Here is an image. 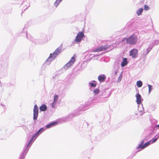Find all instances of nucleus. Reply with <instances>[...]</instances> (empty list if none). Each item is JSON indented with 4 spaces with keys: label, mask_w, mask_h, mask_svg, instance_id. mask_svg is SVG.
<instances>
[{
    "label": "nucleus",
    "mask_w": 159,
    "mask_h": 159,
    "mask_svg": "<svg viewBox=\"0 0 159 159\" xmlns=\"http://www.w3.org/2000/svg\"><path fill=\"white\" fill-rule=\"evenodd\" d=\"M39 113L38 108L37 105H35L34 108L33 119L34 120L37 119Z\"/></svg>",
    "instance_id": "nucleus-4"
},
{
    "label": "nucleus",
    "mask_w": 159,
    "mask_h": 159,
    "mask_svg": "<svg viewBox=\"0 0 159 159\" xmlns=\"http://www.w3.org/2000/svg\"><path fill=\"white\" fill-rule=\"evenodd\" d=\"M84 34L82 32H79L77 35L75 41L76 42H80L84 37Z\"/></svg>",
    "instance_id": "nucleus-3"
},
{
    "label": "nucleus",
    "mask_w": 159,
    "mask_h": 159,
    "mask_svg": "<svg viewBox=\"0 0 159 159\" xmlns=\"http://www.w3.org/2000/svg\"><path fill=\"white\" fill-rule=\"evenodd\" d=\"M138 50L135 48H134L131 50L129 52V55L133 58H136L138 56Z\"/></svg>",
    "instance_id": "nucleus-5"
},
{
    "label": "nucleus",
    "mask_w": 159,
    "mask_h": 159,
    "mask_svg": "<svg viewBox=\"0 0 159 159\" xmlns=\"http://www.w3.org/2000/svg\"><path fill=\"white\" fill-rule=\"evenodd\" d=\"M127 64V59L126 58H125L123 59V61L121 63V66L124 67Z\"/></svg>",
    "instance_id": "nucleus-14"
},
{
    "label": "nucleus",
    "mask_w": 159,
    "mask_h": 159,
    "mask_svg": "<svg viewBox=\"0 0 159 159\" xmlns=\"http://www.w3.org/2000/svg\"><path fill=\"white\" fill-rule=\"evenodd\" d=\"M44 131V130L43 129V128H41L37 132L36 134L33 135L32 138L30 141L29 142L28 145V146H29V144L31 142L33 141V140L34 139V138L36 137V136H38L42 132Z\"/></svg>",
    "instance_id": "nucleus-7"
},
{
    "label": "nucleus",
    "mask_w": 159,
    "mask_h": 159,
    "mask_svg": "<svg viewBox=\"0 0 159 159\" xmlns=\"http://www.w3.org/2000/svg\"><path fill=\"white\" fill-rule=\"evenodd\" d=\"M58 99V96L57 95H55L54 96V100L53 102L52 103V106L53 107H55L54 104L57 102Z\"/></svg>",
    "instance_id": "nucleus-11"
},
{
    "label": "nucleus",
    "mask_w": 159,
    "mask_h": 159,
    "mask_svg": "<svg viewBox=\"0 0 159 159\" xmlns=\"http://www.w3.org/2000/svg\"><path fill=\"white\" fill-rule=\"evenodd\" d=\"M157 138L153 139H152L150 141L151 142H152L151 143H154L156 142V141L157 140Z\"/></svg>",
    "instance_id": "nucleus-23"
},
{
    "label": "nucleus",
    "mask_w": 159,
    "mask_h": 159,
    "mask_svg": "<svg viewBox=\"0 0 159 159\" xmlns=\"http://www.w3.org/2000/svg\"><path fill=\"white\" fill-rule=\"evenodd\" d=\"M39 109L41 111H44L47 109V107L45 105H43L39 107Z\"/></svg>",
    "instance_id": "nucleus-15"
},
{
    "label": "nucleus",
    "mask_w": 159,
    "mask_h": 159,
    "mask_svg": "<svg viewBox=\"0 0 159 159\" xmlns=\"http://www.w3.org/2000/svg\"><path fill=\"white\" fill-rule=\"evenodd\" d=\"M132 22H129L127 23V25L129 26H131L132 25Z\"/></svg>",
    "instance_id": "nucleus-25"
},
{
    "label": "nucleus",
    "mask_w": 159,
    "mask_h": 159,
    "mask_svg": "<svg viewBox=\"0 0 159 159\" xmlns=\"http://www.w3.org/2000/svg\"><path fill=\"white\" fill-rule=\"evenodd\" d=\"M143 11V9L142 8L138 9L136 11V14L139 16L141 14Z\"/></svg>",
    "instance_id": "nucleus-16"
},
{
    "label": "nucleus",
    "mask_w": 159,
    "mask_h": 159,
    "mask_svg": "<svg viewBox=\"0 0 159 159\" xmlns=\"http://www.w3.org/2000/svg\"><path fill=\"white\" fill-rule=\"evenodd\" d=\"M138 87H141L142 85V83L141 81H138L136 83Z\"/></svg>",
    "instance_id": "nucleus-18"
},
{
    "label": "nucleus",
    "mask_w": 159,
    "mask_h": 159,
    "mask_svg": "<svg viewBox=\"0 0 159 159\" xmlns=\"http://www.w3.org/2000/svg\"><path fill=\"white\" fill-rule=\"evenodd\" d=\"M75 56H74L71 58L70 60L64 66V68L65 69H68L69 67L71 66L72 64H73L74 62L75 61Z\"/></svg>",
    "instance_id": "nucleus-2"
},
{
    "label": "nucleus",
    "mask_w": 159,
    "mask_h": 159,
    "mask_svg": "<svg viewBox=\"0 0 159 159\" xmlns=\"http://www.w3.org/2000/svg\"><path fill=\"white\" fill-rule=\"evenodd\" d=\"M144 143V141L143 140L140 142V144L139 145L137 148L138 149H139V148H141L142 149L144 148L149 145L151 143V141H149L145 143L144 145H143Z\"/></svg>",
    "instance_id": "nucleus-6"
},
{
    "label": "nucleus",
    "mask_w": 159,
    "mask_h": 159,
    "mask_svg": "<svg viewBox=\"0 0 159 159\" xmlns=\"http://www.w3.org/2000/svg\"><path fill=\"white\" fill-rule=\"evenodd\" d=\"M57 122L54 121V122H52L47 125L46 126V127L47 128H51V127H52V126H53L56 125V124H57Z\"/></svg>",
    "instance_id": "nucleus-12"
},
{
    "label": "nucleus",
    "mask_w": 159,
    "mask_h": 159,
    "mask_svg": "<svg viewBox=\"0 0 159 159\" xmlns=\"http://www.w3.org/2000/svg\"><path fill=\"white\" fill-rule=\"evenodd\" d=\"M149 9V7L147 5H144V10L145 11H148Z\"/></svg>",
    "instance_id": "nucleus-21"
},
{
    "label": "nucleus",
    "mask_w": 159,
    "mask_h": 159,
    "mask_svg": "<svg viewBox=\"0 0 159 159\" xmlns=\"http://www.w3.org/2000/svg\"><path fill=\"white\" fill-rule=\"evenodd\" d=\"M30 6V5L29 3H28L27 5H25V6L23 8L24 11H25V10L27 9Z\"/></svg>",
    "instance_id": "nucleus-20"
},
{
    "label": "nucleus",
    "mask_w": 159,
    "mask_h": 159,
    "mask_svg": "<svg viewBox=\"0 0 159 159\" xmlns=\"http://www.w3.org/2000/svg\"><path fill=\"white\" fill-rule=\"evenodd\" d=\"M136 101L137 102V103L138 104H139L141 103V97L140 94L138 93L136 95Z\"/></svg>",
    "instance_id": "nucleus-9"
},
{
    "label": "nucleus",
    "mask_w": 159,
    "mask_h": 159,
    "mask_svg": "<svg viewBox=\"0 0 159 159\" xmlns=\"http://www.w3.org/2000/svg\"><path fill=\"white\" fill-rule=\"evenodd\" d=\"M107 48H106L102 46L99 47L96 49L94 50V52H99L102 51H103L106 50Z\"/></svg>",
    "instance_id": "nucleus-8"
},
{
    "label": "nucleus",
    "mask_w": 159,
    "mask_h": 159,
    "mask_svg": "<svg viewBox=\"0 0 159 159\" xmlns=\"http://www.w3.org/2000/svg\"><path fill=\"white\" fill-rule=\"evenodd\" d=\"M53 78L54 79V77H53Z\"/></svg>",
    "instance_id": "nucleus-27"
},
{
    "label": "nucleus",
    "mask_w": 159,
    "mask_h": 159,
    "mask_svg": "<svg viewBox=\"0 0 159 159\" xmlns=\"http://www.w3.org/2000/svg\"><path fill=\"white\" fill-rule=\"evenodd\" d=\"M148 86L149 89V93H150L152 89V86L149 84H148Z\"/></svg>",
    "instance_id": "nucleus-22"
},
{
    "label": "nucleus",
    "mask_w": 159,
    "mask_h": 159,
    "mask_svg": "<svg viewBox=\"0 0 159 159\" xmlns=\"http://www.w3.org/2000/svg\"><path fill=\"white\" fill-rule=\"evenodd\" d=\"M125 39L126 38H125L123 39L122 40V42L124 41ZM137 37L134 34H133L129 38L126 39V43L131 45L135 44L137 42Z\"/></svg>",
    "instance_id": "nucleus-1"
},
{
    "label": "nucleus",
    "mask_w": 159,
    "mask_h": 159,
    "mask_svg": "<svg viewBox=\"0 0 159 159\" xmlns=\"http://www.w3.org/2000/svg\"><path fill=\"white\" fill-rule=\"evenodd\" d=\"M90 84L92 87H95L97 85L96 83L94 84L93 83H90Z\"/></svg>",
    "instance_id": "nucleus-24"
},
{
    "label": "nucleus",
    "mask_w": 159,
    "mask_h": 159,
    "mask_svg": "<svg viewBox=\"0 0 159 159\" xmlns=\"http://www.w3.org/2000/svg\"><path fill=\"white\" fill-rule=\"evenodd\" d=\"M59 53L58 50H56L55 51L53 54H50L49 57L51 58H54L55 57L56 55H57L58 53Z\"/></svg>",
    "instance_id": "nucleus-10"
},
{
    "label": "nucleus",
    "mask_w": 159,
    "mask_h": 159,
    "mask_svg": "<svg viewBox=\"0 0 159 159\" xmlns=\"http://www.w3.org/2000/svg\"><path fill=\"white\" fill-rule=\"evenodd\" d=\"M122 76L121 75H120L119 77V79H120V80L121 79H122Z\"/></svg>",
    "instance_id": "nucleus-26"
},
{
    "label": "nucleus",
    "mask_w": 159,
    "mask_h": 159,
    "mask_svg": "<svg viewBox=\"0 0 159 159\" xmlns=\"http://www.w3.org/2000/svg\"><path fill=\"white\" fill-rule=\"evenodd\" d=\"M62 0H56L54 2V4L56 7H57Z\"/></svg>",
    "instance_id": "nucleus-17"
},
{
    "label": "nucleus",
    "mask_w": 159,
    "mask_h": 159,
    "mask_svg": "<svg viewBox=\"0 0 159 159\" xmlns=\"http://www.w3.org/2000/svg\"><path fill=\"white\" fill-rule=\"evenodd\" d=\"M105 78L106 76L104 75H99L98 77V79L99 81L100 82L103 81Z\"/></svg>",
    "instance_id": "nucleus-13"
},
{
    "label": "nucleus",
    "mask_w": 159,
    "mask_h": 159,
    "mask_svg": "<svg viewBox=\"0 0 159 159\" xmlns=\"http://www.w3.org/2000/svg\"><path fill=\"white\" fill-rule=\"evenodd\" d=\"M99 90L98 89H96L93 91V93L94 94H97L99 93Z\"/></svg>",
    "instance_id": "nucleus-19"
}]
</instances>
